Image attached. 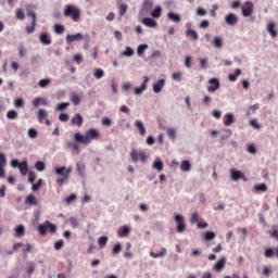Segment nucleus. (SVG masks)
Returning <instances> with one entry per match:
<instances>
[{"label":"nucleus","instance_id":"obj_30","mask_svg":"<svg viewBox=\"0 0 278 278\" xmlns=\"http://www.w3.org/2000/svg\"><path fill=\"white\" fill-rule=\"evenodd\" d=\"M267 31H268V34L271 36V38H277L278 33H277V30L275 29V23H273V22L268 23V25H267Z\"/></svg>","mask_w":278,"mask_h":278},{"label":"nucleus","instance_id":"obj_7","mask_svg":"<svg viewBox=\"0 0 278 278\" xmlns=\"http://www.w3.org/2000/svg\"><path fill=\"white\" fill-rule=\"evenodd\" d=\"M73 170V168L66 166H61V167H54L53 173L54 175H58L59 177H68V174Z\"/></svg>","mask_w":278,"mask_h":278},{"label":"nucleus","instance_id":"obj_22","mask_svg":"<svg viewBox=\"0 0 278 278\" xmlns=\"http://www.w3.org/2000/svg\"><path fill=\"white\" fill-rule=\"evenodd\" d=\"M131 228H129V226H123L118 229L117 231V236L119 238H127L128 233H130Z\"/></svg>","mask_w":278,"mask_h":278},{"label":"nucleus","instance_id":"obj_55","mask_svg":"<svg viewBox=\"0 0 278 278\" xmlns=\"http://www.w3.org/2000/svg\"><path fill=\"white\" fill-rule=\"evenodd\" d=\"M36 31V22H31L30 25L26 26L27 34H34Z\"/></svg>","mask_w":278,"mask_h":278},{"label":"nucleus","instance_id":"obj_26","mask_svg":"<svg viewBox=\"0 0 278 278\" xmlns=\"http://www.w3.org/2000/svg\"><path fill=\"white\" fill-rule=\"evenodd\" d=\"M135 127H137L141 136H144L147 134V128L144 127V123H142V121L137 119L135 122Z\"/></svg>","mask_w":278,"mask_h":278},{"label":"nucleus","instance_id":"obj_13","mask_svg":"<svg viewBox=\"0 0 278 278\" xmlns=\"http://www.w3.org/2000/svg\"><path fill=\"white\" fill-rule=\"evenodd\" d=\"M79 40H84V35L81 33H77L75 35H67L66 36L67 45H72V42H77Z\"/></svg>","mask_w":278,"mask_h":278},{"label":"nucleus","instance_id":"obj_39","mask_svg":"<svg viewBox=\"0 0 278 278\" xmlns=\"http://www.w3.org/2000/svg\"><path fill=\"white\" fill-rule=\"evenodd\" d=\"M7 118H9V121H16V118H18V112L15 110L8 111Z\"/></svg>","mask_w":278,"mask_h":278},{"label":"nucleus","instance_id":"obj_34","mask_svg":"<svg viewBox=\"0 0 278 278\" xmlns=\"http://www.w3.org/2000/svg\"><path fill=\"white\" fill-rule=\"evenodd\" d=\"M149 49V45L147 43H141L137 47V55L139 58H142V55H144V50Z\"/></svg>","mask_w":278,"mask_h":278},{"label":"nucleus","instance_id":"obj_37","mask_svg":"<svg viewBox=\"0 0 278 278\" xmlns=\"http://www.w3.org/2000/svg\"><path fill=\"white\" fill-rule=\"evenodd\" d=\"M225 121H224V124L226 125V127H229V125H231L232 123H235V118H233V115L231 113H227L225 115Z\"/></svg>","mask_w":278,"mask_h":278},{"label":"nucleus","instance_id":"obj_31","mask_svg":"<svg viewBox=\"0 0 278 278\" xmlns=\"http://www.w3.org/2000/svg\"><path fill=\"white\" fill-rule=\"evenodd\" d=\"M26 205H38V200L36 199V195L28 194L25 200Z\"/></svg>","mask_w":278,"mask_h":278},{"label":"nucleus","instance_id":"obj_58","mask_svg":"<svg viewBox=\"0 0 278 278\" xmlns=\"http://www.w3.org/2000/svg\"><path fill=\"white\" fill-rule=\"evenodd\" d=\"M68 220L74 229H77V227H79V220H77V217H70Z\"/></svg>","mask_w":278,"mask_h":278},{"label":"nucleus","instance_id":"obj_3","mask_svg":"<svg viewBox=\"0 0 278 278\" xmlns=\"http://www.w3.org/2000/svg\"><path fill=\"white\" fill-rule=\"evenodd\" d=\"M130 159L134 164H138V162L147 164V154H144V152H138L135 148L130 151Z\"/></svg>","mask_w":278,"mask_h":278},{"label":"nucleus","instance_id":"obj_27","mask_svg":"<svg viewBox=\"0 0 278 278\" xmlns=\"http://www.w3.org/2000/svg\"><path fill=\"white\" fill-rule=\"evenodd\" d=\"M34 108H40V105H47V99L42 97L35 98L33 100Z\"/></svg>","mask_w":278,"mask_h":278},{"label":"nucleus","instance_id":"obj_8","mask_svg":"<svg viewBox=\"0 0 278 278\" xmlns=\"http://www.w3.org/2000/svg\"><path fill=\"white\" fill-rule=\"evenodd\" d=\"M238 15H236L235 13H228L225 16V23L229 25V27H236L238 25Z\"/></svg>","mask_w":278,"mask_h":278},{"label":"nucleus","instance_id":"obj_16","mask_svg":"<svg viewBox=\"0 0 278 278\" xmlns=\"http://www.w3.org/2000/svg\"><path fill=\"white\" fill-rule=\"evenodd\" d=\"M152 168L154 170H157V173H162V170H164V162L162 161V159H155V161L152 164Z\"/></svg>","mask_w":278,"mask_h":278},{"label":"nucleus","instance_id":"obj_36","mask_svg":"<svg viewBox=\"0 0 278 278\" xmlns=\"http://www.w3.org/2000/svg\"><path fill=\"white\" fill-rule=\"evenodd\" d=\"M152 8H153V2H151L150 0H143V3H142L143 12H151Z\"/></svg>","mask_w":278,"mask_h":278},{"label":"nucleus","instance_id":"obj_33","mask_svg":"<svg viewBox=\"0 0 278 278\" xmlns=\"http://www.w3.org/2000/svg\"><path fill=\"white\" fill-rule=\"evenodd\" d=\"M64 147L65 149H73V151H79V144H77V141H66Z\"/></svg>","mask_w":278,"mask_h":278},{"label":"nucleus","instance_id":"obj_21","mask_svg":"<svg viewBox=\"0 0 278 278\" xmlns=\"http://www.w3.org/2000/svg\"><path fill=\"white\" fill-rule=\"evenodd\" d=\"M26 10H27V16H30L31 17V22L36 23L37 15H36V11H34V10H36V5L30 4V5L27 7Z\"/></svg>","mask_w":278,"mask_h":278},{"label":"nucleus","instance_id":"obj_11","mask_svg":"<svg viewBox=\"0 0 278 278\" xmlns=\"http://www.w3.org/2000/svg\"><path fill=\"white\" fill-rule=\"evenodd\" d=\"M164 86H166V79L161 78L153 85V92L155 94H160L162 90H164Z\"/></svg>","mask_w":278,"mask_h":278},{"label":"nucleus","instance_id":"obj_43","mask_svg":"<svg viewBox=\"0 0 278 278\" xmlns=\"http://www.w3.org/2000/svg\"><path fill=\"white\" fill-rule=\"evenodd\" d=\"M93 77H96V79H103V77H105V72L101 68H96Z\"/></svg>","mask_w":278,"mask_h":278},{"label":"nucleus","instance_id":"obj_62","mask_svg":"<svg viewBox=\"0 0 278 278\" xmlns=\"http://www.w3.org/2000/svg\"><path fill=\"white\" fill-rule=\"evenodd\" d=\"M102 125L104 127H112V119L110 117H102Z\"/></svg>","mask_w":278,"mask_h":278},{"label":"nucleus","instance_id":"obj_38","mask_svg":"<svg viewBox=\"0 0 278 278\" xmlns=\"http://www.w3.org/2000/svg\"><path fill=\"white\" fill-rule=\"evenodd\" d=\"M166 253H167L166 248H162V251H161V252H159V253L150 252V255H151L152 257H154V260H157V257H164V256L166 255Z\"/></svg>","mask_w":278,"mask_h":278},{"label":"nucleus","instance_id":"obj_24","mask_svg":"<svg viewBox=\"0 0 278 278\" xmlns=\"http://www.w3.org/2000/svg\"><path fill=\"white\" fill-rule=\"evenodd\" d=\"M230 177L232 181H240L241 177H243V173L238 169H231Z\"/></svg>","mask_w":278,"mask_h":278},{"label":"nucleus","instance_id":"obj_51","mask_svg":"<svg viewBox=\"0 0 278 278\" xmlns=\"http://www.w3.org/2000/svg\"><path fill=\"white\" fill-rule=\"evenodd\" d=\"M176 134H177V129H175V128L167 129V136H168L169 140H175Z\"/></svg>","mask_w":278,"mask_h":278},{"label":"nucleus","instance_id":"obj_50","mask_svg":"<svg viewBox=\"0 0 278 278\" xmlns=\"http://www.w3.org/2000/svg\"><path fill=\"white\" fill-rule=\"evenodd\" d=\"M28 138H31L33 140H35V138H38V130L36 128H29Z\"/></svg>","mask_w":278,"mask_h":278},{"label":"nucleus","instance_id":"obj_15","mask_svg":"<svg viewBox=\"0 0 278 278\" xmlns=\"http://www.w3.org/2000/svg\"><path fill=\"white\" fill-rule=\"evenodd\" d=\"M141 23L143 25H146V27H151V28L157 27V22L155 20H153L152 17H143L141 20Z\"/></svg>","mask_w":278,"mask_h":278},{"label":"nucleus","instance_id":"obj_53","mask_svg":"<svg viewBox=\"0 0 278 278\" xmlns=\"http://www.w3.org/2000/svg\"><path fill=\"white\" fill-rule=\"evenodd\" d=\"M38 121H45L47 118V111L43 109H40L37 113Z\"/></svg>","mask_w":278,"mask_h":278},{"label":"nucleus","instance_id":"obj_9","mask_svg":"<svg viewBox=\"0 0 278 278\" xmlns=\"http://www.w3.org/2000/svg\"><path fill=\"white\" fill-rule=\"evenodd\" d=\"M208 92H216L220 88V80L216 77L208 79Z\"/></svg>","mask_w":278,"mask_h":278},{"label":"nucleus","instance_id":"obj_60","mask_svg":"<svg viewBox=\"0 0 278 278\" xmlns=\"http://www.w3.org/2000/svg\"><path fill=\"white\" fill-rule=\"evenodd\" d=\"M16 18H18V21H25V12H23L22 9L16 10Z\"/></svg>","mask_w":278,"mask_h":278},{"label":"nucleus","instance_id":"obj_19","mask_svg":"<svg viewBox=\"0 0 278 278\" xmlns=\"http://www.w3.org/2000/svg\"><path fill=\"white\" fill-rule=\"evenodd\" d=\"M180 170L182 173H190V170H192V163H190V161H188V160H184L180 163Z\"/></svg>","mask_w":278,"mask_h":278},{"label":"nucleus","instance_id":"obj_40","mask_svg":"<svg viewBox=\"0 0 278 278\" xmlns=\"http://www.w3.org/2000/svg\"><path fill=\"white\" fill-rule=\"evenodd\" d=\"M35 168L36 170H38L39 173H42L45 170V168H47V164L42 161H37L35 163Z\"/></svg>","mask_w":278,"mask_h":278},{"label":"nucleus","instance_id":"obj_32","mask_svg":"<svg viewBox=\"0 0 278 278\" xmlns=\"http://www.w3.org/2000/svg\"><path fill=\"white\" fill-rule=\"evenodd\" d=\"M240 75H242V70L237 68L235 70V73L229 74L228 79L229 81H237Z\"/></svg>","mask_w":278,"mask_h":278},{"label":"nucleus","instance_id":"obj_54","mask_svg":"<svg viewBox=\"0 0 278 278\" xmlns=\"http://www.w3.org/2000/svg\"><path fill=\"white\" fill-rule=\"evenodd\" d=\"M73 201H77V194L75 193H71L67 198H65V203H67V205H71Z\"/></svg>","mask_w":278,"mask_h":278},{"label":"nucleus","instance_id":"obj_63","mask_svg":"<svg viewBox=\"0 0 278 278\" xmlns=\"http://www.w3.org/2000/svg\"><path fill=\"white\" fill-rule=\"evenodd\" d=\"M127 14V4L119 5V16H125Z\"/></svg>","mask_w":278,"mask_h":278},{"label":"nucleus","instance_id":"obj_56","mask_svg":"<svg viewBox=\"0 0 278 278\" xmlns=\"http://www.w3.org/2000/svg\"><path fill=\"white\" fill-rule=\"evenodd\" d=\"M15 108H25V100L23 98H17L14 101Z\"/></svg>","mask_w":278,"mask_h":278},{"label":"nucleus","instance_id":"obj_48","mask_svg":"<svg viewBox=\"0 0 278 278\" xmlns=\"http://www.w3.org/2000/svg\"><path fill=\"white\" fill-rule=\"evenodd\" d=\"M71 101L74 105H79L81 103V98L77 93H74L72 94Z\"/></svg>","mask_w":278,"mask_h":278},{"label":"nucleus","instance_id":"obj_25","mask_svg":"<svg viewBox=\"0 0 278 278\" xmlns=\"http://www.w3.org/2000/svg\"><path fill=\"white\" fill-rule=\"evenodd\" d=\"M21 175H27V173H29V164L27 163V161H22L20 167H17Z\"/></svg>","mask_w":278,"mask_h":278},{"label":"nucleus","instance_id":"obj_10","mask_svg":"<svg viewBox=\"0 0 278 278\" xmlns=\"http://www.w3.org/2000/svg\"><path fill=\"white\" fill-rule=\"evenodd\" d=\"M149 84V76H143V83L141 84L140 87H136L134 89V94H142V92H144V90H147V85Z\"/></svg>","mask_w":278,"mask_h":278},{"label":"nucleus","instance_id":"obj_6","mask_svg":"<svg viewBox=\"0 0 278 278\" xmlns=\"http://www.w3.org/2000/svg\"><path fill=\"white\" fill-rule=\"evenodd\" d=\"M85 136L87 137V141L89 142H92V140H99V136H100V132L98 129L96 128H89L86 132H85Z\"/></svg>","mask_w":278,"mask_h":278},{"label":"nucleus","instance_id":"obj_12","mask_svg":"<svg viewBox=\"0 0 278 278\" xmlns=\"http://www.w3.org/2000/svg\"><path fill=\"white\" fill-rule=\"evenodd\" d=\"M225 264H227V257L223 256L215 263L213 270L216 273H222L223 268H225Z\"/></svg>","mask_w":278,"mask_h":278},{"label":"nucleus","instance_id":"obj_2","mask_svg":"<svg viewBox=\"0 0 278 278\" xmlns=\"http://www.w3.org/2000/svg\"><path fill=\"white\" fill-rule=\"evenodd\" d=\"M47 230L49 233H56L58 226H55V224L51 223L50 220H46L43 224H39L37 227V231L42 237L47 236Z\"/></svg>","mask_w":278,"mask_h":278},{"label":"nucleus","instance_id":"obj_17","mask_svg":"<svg viewBox=\"0 0 278 278\" xmlns=\"http://www.w3.org/2000/svg\"><path fill=\"white\" fill-rule=\"evenodd\" d=\"M72 125H77V127H81L84 125V116L81 114L76 113L75 116L71 119Z\"/></svg>","mask_w":278,"mask_h":278},{"label":"nucleus","instance_id":"obj_20","mask_svg":"<svg viewBox=\"0 0 278 278\" xmlns=\"http://www.w3.org/2000/svg\"><path fill=\"white\" fill-rule=\"evenodd\" d=\"M39 41L41 42V45H46L49 46L51 45V37L49 36V33H41L39 35Z\"/></svg>","mask_w":278,"mask_h":278},{"label":"nucleus","instance_id":"obj_18","mask_svg":"<svg viewBox=\"0 0 278 278\" xmlns=\"http://www.w3.org/2000/svg\"><path fill=\"white\" fill-rule=\"evenodd\" d=\"M168 21H172V23H181V15L179 13H175L173 11L167 13Z\"/></svg>","mask_w":278,"mask_h":278},{"label":"nucleus","instance_id":"obj_14","mask_svg":"<svg viewBox=\"0 0 278 278\" xmlns=\"http://www.w3.org/2000/svg\"><path fill=\"white\" fill-rule=\"evenodd\" d=\"M74 140L79 144H89L88 137H86V135H81V132H76L74 135Z\"/></svg>","mask_w":278,"mask_h":278},{"label":"nucleus","instance_id":"obj_4","mask_svg":"<svg viewBox=\"0 0 278 278\" xmlns=\"http://www.w3.org/2000/svg\"><path fill=\"white\" fill-rule=\"evenodd\" d=\"M174 220L176 223V230L178 233H184L186 231V219L184 218V215L176 214L174 216Z\"/></svg>","mask_w":278,"mask_h":278},{"label":"nucleus","instance_id":"obj_5","mask_svg":"<svg viewBox=\"0 0 278 278\" xmlns=\"http://www.w3.org/2000/svg\"><path fill=\"white\" fill-rule=\"evenodd\" d=\"M253 10H254L253 2L245 1L241 7L242 16H244V18H249V16H253Z\"/></svg>","mask_w":278,"mask_h":278},{"label":"nucleus","instance_id":"obj_59","mask_svg":"<svg viewBox=\"0 0 278 278\" xmlns=\"http://www.w3.org/2000/svg\"><path fill=\"white\" fill-rule=\"evenodd\" d=\"M247 151L248 153L255 155V153H257V148H255V144L251 143L248 146Z\"/></svg>","mask_w":278,"mask_h":278},{"label":"nucleus","instance_id":"obj_1","mask_svg":"<svg viewBox=\"0 0 278 278\" xmlns=\"http://www.w3.org/2000/svg\"><path fill=\"white\" fill-rule=\"evenodd\" d=\"M64 16L67 18H72L74 23H77L81 16V10L75 7V4H67L64 9Z\"/></svg>","mask_w":278,"mask_h":278},{"label":"nucleus","instance_id":"obj_42","mask_svg":"<svg viewBox=\"0 0 278 278\" xmlns=\"http://www.w3.org/2000/svg\"><path fill=\"white\" fill-rule=\"evenodd\" d=\"M134 53H136L131 47H126L125 51L121 53V55H124L125 58H131L134 56Z\"/></svg>","mask_w":278,"mask_h":278},{"label":"nucleus","instance_id":"obj_49","mask_svg":"<svg viewBox=\"0 0 278 278\" xmlns=\"http://www.w3.org/2000/svg\"><path fill=\"white\" fill-rule=\"evenodd\" d=\"M49 84H51V79L43 78V79L39 80L38 86H39V88H47V86H49Z\"/></svg>","mask_w":278,"mask_h":278},{"label":"nucleus","instance_id":"obj_46","mask_svg":"<svg viewBox=\"0 0 278 278\" xmlns=\"http://www.w3.org/2000/svg\"><path fill=\"white\" fill-rule=\"evenodd\" d=\"M121 251H123V245L117 242L116 244L113 245L112 255H118Z\"/></svg>","mask_w":278,"mask_h":278},{"label":"nucleus","instance_id":"obj_61","mask_svg":"<svg viewBox=\"0 0 278 278\" xmlns=\"http://www.w3.org/2000/svg\"><path fill=\"white\" fill-rule=\"evenodd\" d=\"M203 105H211L212 104V97L204 94V98L202 99Z\"/></svg>","mask_w":278,"mask_h":278},{"label":"nucleus","instance_id":"obj_52","mask_svg":"<svg viewBox=\"0 0 278 278\" xmlns=\"http://www.w3.org/2000/svg\"><path fill=\"white\" fill-rule=\"evenodd\" d=\"M216 238V233L214 231H206L204 233V240L210 241Z\"/></svg>","mask_w":278,"mask_h":278},{"label":"nucleus","instance_id":"obj_28","mask_svg":"<svg viewBox=\"0 0 278 278\" xmlns=\"http://www.w3.org/2000/svg\"><path fill=\"white\" fill-rule=\"evenodd\" d=\"M212 45L215 49H223V37L220 36L214 37Z\"/></svg>","mask_w":278,"mask_h":278},{"label":"nucleus","instance_id":"obj_45","mask_svg":"<svg viewBox=\"0 0 278 278\" xmlns=\"http://www.w3.org/2000/svg\"><path fill=\"white\" fill-rule=\"evenodd\" d=\"M186 36H191V38H193V40H199V33H197V30H194V29H187Z\"/></svg>","mask_w":278,"mask_h":278},{"label":"nucleus","instance_id":"obj_64","mask_svg":"<svg viewBox=\"0 0 278 278\" xmlns=\"http://www.w3.org/2000/svg\"><path fill=\"white\" fill-rule=\"evenodd\" d=\"M274 231H269L270 238H275V240H278V230L277 226H273Z\"/></svg>","mask_w":278,"mask_h":278},{"label":"nucleus","instance_id":"obj_29","mask_svg":"<svg viewBox=\"0 0 278 278\" xmlns=\"http://www.w3.org/2000/svg\"><path fill=\"white\" fill-rule=\"evenodd\" d=\"M267 190H268V186H266V184L264 182L255 185L253 187V192H256V193L266 192Z\"/></svg>","mask_w":278,"mask_h":278},{"label":"nucleus","instance_id":"obj_35","mask_svg":"<svg viewBox=\"0 0 278 278\" xmlns=\"http://www.w3.org/2000/svg\"><path fill=\"white\" fill-rule=\"evenodd\" d=\"M151 16L152 18H160V16H162V7H155V9L151 11Z\"/></svg>","mask_w":278,"mask_h":278},{"label":"nucleus","instance_id":"obj_44","mask_svg":"<svg viewBox=\"0 0 278 278\" xmlns=\"http://www.w3.org/2000/svg\"><path fill=\"white\" fill-rule=\"evenodd\" d=\"M98 244L100 247V249H105V245L108 244V237L106 236H102L98 239Z\"/></svg>","mask_w":278,"mask_h":278},{"label":"nucleus","instance_id":"obj_23","mask_svg":"<svg viewBox=\"0 0 278 278\" xmlns=\"http://www.w3.org/2000/svg\"><path fill=\"white\" fill-rule=\"evenodd\" d=\"M14 231H15L14 238H23V236H25V226L23 224L17 225Z\"/></svg>","mask_w":278,"mask_h":278},{"label":"nucleus","instance_id":"obj_47","mask_svg":"<svg viewBox=\"0 0 278 278\" xmlns=\"http://www.w3.org/2000/svg\"><path fill=\"white\" fill-rule=\"evenodd\" d=\"M42 186V178H39L37 182L33 184L31 190L33 192H38L40 190V187Z\"/></svg>","mask_w":278,"mask_h":278},{"label":"nucleus","instance_id":"obj_57","mask_svg":"<svg viewBox=\"0 0 278 278\" xmlns=\"http://www.w3.org/2000/svg\"><path fill=\"white\" fill-rule=\"evenodd\" d=\"M65 30L64 25L62 24H55L54 25V33L58 35L62 34Z\"/></svg>","mask_w":278,"mask_h":278},{"label":"nucleus","instance_id":"obj_41","mask_svg":"<svg viewBox=\"0 0 278 278\" xmlns=\"http://www.w3.org/2000/svg\"><path fill=\"white\" fill-rule=\"evenodd\" d=\"M68 105H71V102H61L55 106V112H64Z\"/></svg>","mask_w":278,"mask_h":278}]
</instances>
